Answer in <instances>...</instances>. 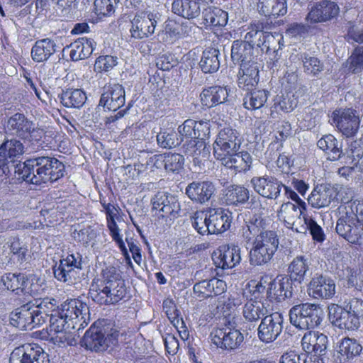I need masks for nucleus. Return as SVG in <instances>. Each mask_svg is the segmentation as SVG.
I'll list each match as a JSON object with an SVG mask.
<instances>
[{"label": "nucleus", "mask_w": 363, "mask_h": 363, "mask_svg": "<svg viewBox=\"0 0 363 363\" xmlns=\"http://www.w3.org/2000/svg\"><path fill=\"white\" fill-rule=\"evenodd\" d=\"M46 284L43 279L32 275L29 278L24 277L21 293L30 296L42 295L45 290Z\"/></svg>", "instance_id": "obj_50"}, {"label": "nucleus", "mask_w": 363, "mask_h": 363, "mask_svg": "<svg viewBox=\"0 0 363 363\" xmlns=\"http://www.w3.org/2000/svg\"><path fill=\"white\" fill-rule=\"evenodd\" d=\"M94 41L91 39L82 38L71 43L69 46V56L73 61L86 59L94 50Z\"/></svg>", "instance_id": "obj_37"}, {"label": "nucleus", "mask_w": 363, "mask_h": 363, "mask_svg": "<svg viewBox=\"0 0 363 363\" xmlns=\"http://www.w3.org/2000/svg\"><path fill=\"white\" fill-rule=\"evenodd\" d=\"M250 198L249 190L238 185L228 187L223 196V200L227 205L238 206L245 203Z\"/></svg>", "instance_id": "obj_39"}, {"label": "nucleus", "mask_w": 363, "mask_h": 363, "mask_svg": "<svg viewBox=\"0 0 363 363\" xmlns=\"http://www.w3.org/2000/svg\"><path fill=\"white\" fill-rule=\"evenodd\" d=\"M159 20L160 15L156 12L145 11L136 14L131 21V37L138 40L149 38L155 33Z\"/></svg>", "instance_id": "obj_8"}, {"label": "nucleus", "mask_w": 363, "mask_h": 363, "mask_svg": "<svg viewBox=\"0 0 363 363\" xmlns=\"http://www.w3.org/2000/svg\"><path fill=\"white\" fill-rule=\"evenodd\" d=\"M306 210V206H297L291 202H286L281 204L279 211L277 212L279 219L284 222L287 227L297 217L303 216Z\"/></svg>", "instance_id": "obj_40"}, {"label": "nucleus", "mask_w": 363, "mask_h": 363, "mask_svg": "<svg viewBox=\"0 0 363 363\" xmlns=\"http://www.w3.org/2000/svg\"><path fill=\"white\" fill-rule=\"evenodd\" d=\"M328 337L323 333L309 331L301 340L303 350L308 354L323 356L326 353Z\"/></svg>", "instance_id": "obj_22"}, {"label": "nucleus", "mask_w": 363, "mask_h": 363, "mask_svg": "<svg viewBox=\"0 0 363 363\" xmlns=\"http://www.w3.org/2000/svg\"><path fill=\"white\" fill-rule=\"evenodd\" d=\"M203 16L207 26H224L228 22V13L219 8L208 7L203 10Z\"/></svg>", "instance_id": "obj_46"}, {"label": "nucleus", "mask_w": 363, "mask_h": 363, "mask_svg": "<svg viewBox=\"0 0 363 363\" xmlns=\"http://www.w3.org/2000/svg\"><path fill=\"white\" fill-rule=\"evenodd\" d=\"M6 245L10 248L11 252L16 257L21 263L27 260L28 258V247L18 238L13 237L9 239Z\"/></svg>", "instance_id": "obj_55"}, {"label": "nucleus", "mask_w": 363, "mask_h": 363, "mask_svg": "<svg viewBox=\"0 0 363 363\" xmlns=\"http://www.w3.org/2000/svg\"><path fill=\"white\" fill-rule=\"evenodd\" d=\"M336 232L352 244L363 246V225L351 219L338 218Z\"/></svg>", "instance_id": "obj_15"}, {"label": "nucleus", "mask_w": 363, "mask_h": 363, "mask_svg": "<svg viewBox=\"0 0 363 363\" xmlns=\"http://www.w3.org/2000/svg\"><path fill=\"white\" fill-rule=\"evenodd\" d=\"M250 183L256 193L272 200L280 198L284 187V184L277 178L267 174L252 177Z\"/></svg>", "instance_id": "obj_12"}, {"label": "nucleus", "mask_w": 363, "mask_h": 363, "mask_svg": "<svg viewBox=\"0 0 363 363\" xmlns=\"http://www.w3.org/2000/svg\"><path fill=\"white\" fill-rule=\"evenodd\" d=\"M86 99V94L79 89H67L60 96L61 103L67 108H79L84 104Z\"/></svg>", "instance_id": "obj_43"}, {"label": "nucleus", "mask_w": 363, "mask_h": 363, "mask_svg": "<svg viewBox=\"0 0 363 363\" xmlns=\"http://www.w3.org/2000/svg\"><path fill=\"white\" fill-rule=\"evenodd\" d=\"M82 268V258L79 254H71L65 259H60L59 264L53 267L55 277L63 282H71L76 275L75 269Z\"/></svg>", "instance_id": "obj_17"}, {"label": "nucleus", "mask_w": 363, "mask_h": 363, "mask_svg": "<svg viewBox=\"0 0 363 363\" xmlns=\"http://www.w3.org/2000/svg\"><path fill=\"white\" fill-rule=\"evenodd\" d=\"M10 323L21 330H31L39 326L31 308V302L16 309L10 315Z\"/></svg>", "instance_id": "obj_24"}, {"label": "nucleus", "mask_w": 363, "mask_h": 363, "mask_svg": "<svg viewBox=\"0 0 363 363\" xmlns=\"http://www.w3.org/2000/svg\"><path fill=\"white\" fill-rule=\"evenodd\" d=\"M333 124L347 138L354 136L359 128L360 118L356 110L338 108L332 113Z\"/></svg>", "instance_id": "obj_7"}, {"label": "nucleus", "mask_w": 363, "mask_h": 363, "mask_svg": "<svg viewBox=\"0 0 363 363\" xmlns=\"http://www.w3.org/2000/svg\"><path fill=\"white\" fill-rule=\"evenodd\" d=\"M166 155L165 169L168 172H178L184 166V157L177 153H167Z\"/></svg>", "instance_id": "obj_64"}, {"label": "nucleus", "mask_w": 363, "mask_h": 363, "mask_svg": "<svg viewBox=\"0 0 363 363\" xmlns=\"http://www.w3.org/2000/svg\"><path fill=\"white\" fill-rule=\"evenodd\" d=\"M290 279L301 283L308 270V262L303 256H298L294 259L289 267Z\"/></svg>", "instance_id": "obj_51"}, {"label": "nucleus", "mask_w": 363, "mask_h": 363, "mask_svg": "<svg viewBox=\"0 0 363 363\" xmlns=\"http://www.w3.org/2000/svg\"><path fill=\"white\" fill-rule=\"evenodd\" d=\"M200 96L202 105L211 108L225 102L228 97V91L226 87L211 86L203 89Z\"/></svg>", "instance_id": "obj_34"}, {"label": "nucleus", "mask_w": 363, "mask_h": 363, "mask_svg": "<svg viewBox=\"0 0 363 363\" xmlns=\"http://www.w3.org/2000/svg\"><path fill=\"white\" fill-rule=\"evenodd\" d=\"M24 275L21 274L7 273L1 278V283L7 289L16 291L17 294L22 291Z\"/></svg>", "instance_id": "obj_54"}, {"label": "nucleus", "mask_w": 363, "mask_h": 363, "mask_svg": "<svg viewBox=\"0 0 363 363\" xmlns=\"http://www.w3.org/2000/svg\"><path fill=\"white\" fill-rule=\"evenodd\" d=\"M32 123L33 121L28 120L23 114L16 113L8 119L5 130L6 133L23 140L24 137L28 135Z\"/></svg>", "instance_id": "obj_29"}, {"label": "nucleus", "mask_w": 363, "mask_h": 363, "mask_svg": "<svg viewBox=\"0 0 363 363\" xmlns=\"http://www.w3.org/2000/svg\"><path fill=\"white\" fill-rule=\"evenodd\" d=\"M301 59L306 73L315 76L323 71V65L316 57L303 53L301 55Z\"/></svg>", "instance_id": "obj_56"}, {"label": "nucleus", "mask_w": 363, "mask_h": 363, "mask_svg": "<svg viewBox=\"0 0 363 363\" xmlns=\"http://www.w3.org/2000/svg\"><path fill=\"white\" fill-rule=\"evenodd\" d=\"M125 90L119 84H108L104 87L99 106L115 111L125 104Z\"/></svg>", "instance_id": "obj_13"}, {"label": "nucleus", "mask_w": 363, "mask_h": 363, "mask_svg": "<svg viewBox=\"0 0 363 363\" xmlns=\"http://www.w3.org/2000/svg\"><path fill=\"white\" fill-rule=\"evenodd\" d=\"M194 26L190 22H177L172 19L165 21L164 30L172 40H178L191 35Z\"/></svg>", "instance_id": "obj_36"}, {"label": "nucleus", "mask_w": 363, "mask_h": 363, "mask_svg": "<svg viewBox=\"0 0 363 363\" xmlns=\"http://www.w3.org/2000/svg\"><path fill=\"white\" fill-rule=\"evenodd\" d=\"M23 152V145L16 139L6 140L0 146V155L4 156L5 163L7 159L18 158Z\"/></svg>", "instance_id": "obj_49"}, {"label": "nucleus", "mask_w": 363, "mask_h": 363, "mask_svg": "<svg viewBox=\"0 0 363 363\" xmlns=\"http://www.w3.org/2000/svg\"><path fill=\"white\" fill-rule=\"evenodd\" d=\"M108 285L100 279H94L89 289L91 299L100 305H108Z\"/></svg>", "instance_id": "obj_47"}, {"label": "nucleus", "mask_w": 363, "mask_h": 363, "mask_svg": "<svg viewBox=\"0 0 363 363\" xmlns=\"http://www.w3.org/2000/svg\"><path fill=\"white\" fill-rule=\"evenodd\" d=\"M118 0H95V13L100 16H110L115 11Z\"/></svg>", "instance_id": "obj_60"}, {"label": "nucleus", "mask_w": 363, "mask_h": 363, "mask_svg": "<svg viewBox=\"0 0 363 363\" xmlns=\"http://www.w3.org/2000/svg\"><path fill=\"white\" fill-rule=\"evenodd\" d=\"M16 172L26 182L40 185L62 177L65 166L56 158L39 157L28 160L18 166Z\"/></svg>", "instance_id": "obj_3"}, {"label": "nucleus", "mask_w": 363, "mask_h": 363, "mask_svg": "<svg viewBox=\"0 0 363 363\" xmlns=\"http://www.w3.org/2000/svg\"><path fill=\"white\" fill-rule=\"evenodd\" d=\"M291 283L289 278L277 277L272 281L267 289L268 297L278 302L292 296Z\"/></svg>", "instance_id": "obj_33"}, {"label": "nucleus", "mask_w": 363, "mask_h": 363, "mask_svg": "<svg viewBox=\"0 0 363 363\" xmlns=\"http://www.w3.org/2000/svg\"><path fill=\"white\" fill-rule=\"evenodd\" d=\"M340 218L352 219L362 223L363 221V201L354 200L351 203L342 206L339 208Z\"/></svg>", "instance_id": "obj_44"}, {"label": "nucleus", "mask_w": 363, "mask_h": 363, "mask_svg": "<svg viewBox=\"0 0 363 363\" xmlns=\"http://www.w3.org/2000/svg\"><path fill=\"white\" fill-rule=\"evenodd\" d=\"M264 228V218L254 216L242 229L244 240L252 245L250 251V262L252 265L262 266L267 264L278 249L279 242L277 233Z\"/></svg>", "instance_id": "obj_1"}, {"label": "nucleus", "mask_w": 363, "mask_h": 363, "mask_svg": "<svg viewBox=\"0 0 363 363\" xmlns=\"http://www.w3.org/2000/svg\"><path fill=\"white\" fill-rule=\"evenodd\" d=\"M152 204L153 209L162 213V217H175L180 211V205L177 198L164 193L157 194L152 199Z\"/></svg>", "instance_id": "obj_26"}, {"label": "nucleus", "mask_w": 363, "mask_h": 363, "mask_svg": "<svg viewBox=\"0 0 363 363\" xmlns=\"http://www.w3.org/2000/svg\"><path fill=\"white\" fill-rule=\"evenodd\" d=\"M350 72L358 74L363 71V47H357L347 60Z\"/></svg>", "instance_id": "obj_57"}, {"label": "nucleus", "mask_w": 363, "mask_h": 363, "mask_svg": "<svg viewBox=\"0 0 363 363\" xmlns=\"http://www.w3.org/2000/svg\"><path fill=\"white\" fill-rule=\"evenodd\" d=\"M290 323L300 330L318 326L323 320V311L316 304L306 303L293 306L289 311Z\"/></svg>", "instance_id": "obj_4"}, {"label": "nucleus", "mask_w": 363, "mask_h": 363, "mask_svg": "<svg viewBox=\"0 0 363 363\" xmlns=\"http://www.w3.org/2000/svg\"><path fill=\"white\" fill-rule=\"evenodd\" d=\"M57 301L54 298H45L36 299L34 303L31 302L33 313L35 317V321L39 325L45 323L50 314L55 313Z\"/></svg>", "instance_id": "obj_31"}, {"label": "nucleus", "mask_w": 363, "mask_h": 363, "mask_svg": "<svg viewBox=\"0 0 363 363\" xmlns=\"http://www.w3.org/2000/svg\"><path fill=\"white\" fill-rule=\"evenodd\" d=\"M240 304V301L238 298L230 296L228 298L223 297L222 298H220L217 308L220 311L224 316L227 317L230 315V314L235 311L236 308Z\"/></svg>", "instance_id": "obj_62"}, {"label": "nucleus", "mask_w": 363, "mask_h": 363, "mask_svg": "<svg viewBox=\"0 0 363 363\" xmlns=\"http://www.w3.org/2000/svg\"><path fill=\"white\" fill-rule=\"evenodd\" d=\"M118 57L113 55H101L95 61L94 69L98 72H107L118 65Z\"/></svg>", "instance_id": "obj_59"}, {"label": "nucleus", "mask_w": 363, "mask_h": 363, "mask_svg": "<svg viewBox=\"0 0 363 363\" xmlns=\"http://www.w3.org/2000/svg\"><path fill=\"white\" fill-rule=\"evenodd\" d=\"M50 320V340L55 345H61L67 343L72 345L75 343V339L73 335L72 330L76 329L68 325L67 320L62 317L60 311L57 310L55 313H51Z\"/></svg>", "instance_id": "obj_6"}, {"label": "nucleus", "mask_w": 363, "mask_h": 363, "mask_svg": "<svg viewBox=\"0 0 363 363\" xmlns=\"http://www.w3.org/2000/svg\"><path fill=\"white\" fill-rule=\"evenodd\" d=\"M210 337L211 342L218 348L228 351L239 348L244 340V336L239 330L230 327L213 329Z\"/></svg>", "instance_id": "obj_9"}, {"label": "nucleus", "mask_w": 363, "mask_h": 363, "mask_svg": "<svg viewBox=\"0 0 363 363\" xmlns=\"http://www.w3.org/2000/svg\"><path fill=\"white\" fill-rule=\"evenodd\" d=\"M259 70L257 63L252 62L240 64L238 74V85L246 91L253 89L259 82Z\"/></svg>", "instance_id": "obj_27"}, {"label": "nucleus", "mask_w": 363, "mask_h": 363, "mask_svg": "<svg viewBox=\"0 0 363 363\" xmlns=\"http://www.w3.org/2000/svg\"><path fill=\"white\" fill-rule=\"evenodd\" d=\"M212 259L217 267L231 269L241 261L240 248L234 245L221 246L213 252Z\"/></svg>", "instance_id": "obj_16"}, {"label": "nucleus", "mask_w": 363, "mask_h": 363, "mask_svg": "<svg viewBox=\"0 0 363 363\" xmlns=\"http://www.w3.org/2000/svg\"><path fill=\"white\" fill-rule=\"evenodd\" d=\"M23 356H27V363H50L48 355L38 345H26L21 347Z\"/></svg>", "instance_id": "obj_52"}, {"label": "nucleus", "mask_w": 363, "mask_h": 363, "mask_svg": "<svg viewBox=\"0 0 363 363\" xmlns=\"http://www.w3.org/2000/svg\"><path fill=\"white\" fill-rule=\"evenodd\" d=\"M118 337V334L116 330L105 335L99 328L91 327L85 333L82 339V344L86 349L101 352L116 345Z\"/></svg>", "instance_id": "obj_10"}, {"label": "nucleus", "mask_w": 363, "mask_h": 363, "mask_svg": "<svg viewBox=\"0 0 363 363\" xmlns=\"http://www.w3.org/2000/svg\"><path fill=\"white\" fill-rule=\"evenodd\" d=\"M172 11L182 18L194 19L201 14L200 4L196 0H173Z\"/></svg>", "instance_id": "obj_32"}, {"label": "nucleus", "mask_w": 363, "mask_h": 363, "mask_svg": "<svg viewBox=\"0 0 363 363\" xmlns=\"http://www.w3.org/2000/svg\"><path fill=\"white\" fill-rule=\"evenodd\" d=\"M318 147L328 154V159L335 161L340 158L342 153L341 145L332 135H325L317 143Z\"/></svg>", "instance_id": "obj_41"}, {"label": "nucleus", "mask_w": 363, "mask_h": 363, "mask_svg": "<svg viewBox=\"0 0 363 363\" xmlns=\"http://www.w3.org/2000/svg\"><path fill=\"white\" fill-rule=\"evenodd\" d=\"M215 191L216 188L211 182L194 181L186 186L185 193L192 201L203 204L211 199Z\"/></svg>", "instance_id": "obj_21"}, {"label": "nucleus", "mask_w": 363, "mask_h": 363, "mask_svg": "<svg viewBox=\"0 0 363 363\" xmlns=\"http://www.w3.org/2000/svg\"><path fill=\"white\" fill-rule=\"evenodd\" d=\"M284 316L276 312L266 315L258 328V337L265 343L274 341L281 333L284 328Z\"/></svg>", "instance_id": "obj_11"}, {"label": "nucleus", "mask_w": 363, "mask_h": 363, "mask_svg": "<svg viewBox=\"0 0 363 363\" xmlns=\"http://www.w3.org/2000/svg\"><path fill=\"white\" fill-rule=\"evenodd\" d=\"M208 217V214L203 211H196L191 218L192 225L201 235L209 233Z\"/></svg>", "instance_id": "obj_63"}, {"label": "nucleus", "mask_w": 363, "mask_h": 363, "mask_svg": "<svg viewBox=\"0 0 363 363\" xmlns=\"http://www.w3.org/2000/svg\"><path fill=\"white\" fill-rule=\"evenodd\" d=\"M250 91L243 98L244 107L250 111L260 109L266 104L269 92L264 89Z\"/></svg>", "instance_id": "obj_42"}, {"label": "nucleus", "mask_w": 363, "mask_h": 363, "mask_svg": "<svg viewBox=\"0 0 363 363\" xmlns=\"http://www.w3.org/2000/svg\"><path fill=\"white\" fill-rule=\"evenodd\" d=\"M253 54V48L247 43H242L239 40L233 42L231 48V57L234 62H240L241 64H252L251 57Z\"/></svg>", "instance_id": "obj_45"}, {"label": "nucleus", "mask_w": 363, "mask_h": 363, "mask_svg": "<svg viewBox=\"0 0 363 363\" xmlns=\"http://www.w3.org/2000/svg\"><path fill=\"white\" fill-rule=\"evenodd\" d=\"M329 318L332 323L340 329L354 330L358 328L360 322L347 308L332 305L329 308Z\"/></svg>", "instance_id": "obj_18"}, {"label": "nucleus", "mask_w": 363, "mask_h": 363, "mask_svg": "<svg viewBox=\"0 0 363 363\" xmlns=\"http://www.w3.org/2000/svg\"><path fill=\"white\" fill-rule=\"evenodd\" d=\"M250 299H249L243 307V316L248 321L258 320L265 315L267 309L262 302V296L265 291V286L262 282L257 283Z\"/></svg>", "instance_id": "obj_14"}, {"label": "nucleus", "mask_w": 363, "mask_h": 363, "mask_svg": "<svg viewBox=\"0 0 363 363\" xmlns=\"http://www.w3.org/2000/svg\"><path fill=\"white\" fill-rule=\"evenodd\" d=\"M219 51L215 48L205 50L200 61V67L205 73L216 72L220 67Z\"/></svg>", "instance_id": "obj_48"}, {"label": "nucleus", "mask_w": 363, "mask_h": 363, "mask_svg": "<svg viewBox=\"0 0 363 363\" xmlns=\"http://www.w3.org/2000/svg\"><path fill=\"white\" fill-rule=\"evenodd\" d=\"M362 350V347L355 339L343 338L338 346V359L340 362H345L359 355Z\"/></svg>", "instance_id": "obj_38"}, {"label": "nucleus", "mask_w": 363, "mask_h": 363, "mask_svg": "<svg viewBox=\"0 0 363 363\" xmlns=\"http://www.w3.org/2000/svg\"><path fill=\"white\" fill-rule=\"evenodd\" d=\"M335 281L320 274L314 276L308 287V294L314 298H331L335 294Z\"/></svg>", "instance_id": "obj_20"}, {"label": "nucleus", "mask_w": 363, "mask_h": 363, "mask_svg": "<svg viewBox=\"0 0 363 363\" xmlns=\"http://www.w3.org/2000/svg\"><path fill=\"white\" fill-rule=\"evenodd\" d=\"M158 145L163 148H172L181 143L177 133L174 130H164L160 132L157 135Z\"/></svg>", "instance_id": "obj_58"}, {"label": "nucleus", "mask_w": 363, "mask_h": 363, "mask_svg": "<svg viewBox=\"0 0 363 363\" xmlns=\"http://www.w3.org/2000/svg\"><path fill=\"white\" fill-rule=\"evenodd\" d=\"M339 13L338 6L330 1H323L313 6L306 16L311 23L325 22L335 17Z\"/></svg>", "instance_id": "obj_23"}, {"label": "nucleus", "mask_w": 363, "mask_h": 363, "mask_svg": "<svg viewBox=\"0 0 363 363\" xmlns=\"http://www.w3.org/2000/svg\"><path fill=\"white\" fill-rule=\"evenodd\" d=\"M183 151L187 156L191 157L194 162L198 165L202 164L210 155L209 148L203 140L190 139L185 141Z\"/></svg>", "instance_id": "obj_28"}, {"label": "nucleus", "mask_w": 363, "mask_h": 363, "mask_svg": "<svg viewBox=\"0 0 363 363\" xmlns=\"http://www.w3.org/2000/svg\"><path fill=\"white\" fill-rule=\"evenodd\" d=\"M238 133L230 128L220 130L213 143V155L221 164L238 172L250 169L252 159L247 151H240Z\"/></svg>", "instance_id": "obj_2"}, {"label": "nucleus", "mask_w": 363, "mask_h": 363, "mask_svg": "<svg viewBox=\"0 0 363 363\" xmlns=\"http://www.w3.org/2000/svg\"><path fill=\"white\" fill-rule=\"evenodd\" d=\"M62 317L68 320V325L75 328L77 330L87 325L86 316L89 313L87 305L77 299H70L65 301L58 308Z\"/></svg>", "instance_id": "obj_5"}, {"label": "nucleus", "mask_w": 363, "mask_h": 363, "mask_svg": "<svg viewBox=\"0 0 363 363\" xmlns=\"http://www.w3.org/2000/svg\"><path fill=\"white\" fill-rule=\"evenodd\" d=\"M337 189L329 184L317 185L308 198V203L313 208L328 207L337 199Z\"/></svg>", "instance_id": "obj_19"}, {"label": "nucleus", "mask_w": 363, "mask_h": 363, "mask_svg": "<svg viewBox=\"0 0 363 363\" xmlns=\"http://www.w3.org/2000/svg\"><path fill=\"white\" fill-rule=\"evenodd\" d=\"M108 289V305L115 304L120 301L126 294V289L124 282L109 284Z\"/></svg>", "instance_id": "obj_61"}, {"label": "nucleus", "mask_w": 363, "mask_h": 363, "mask_svg": "<svg viewBox=\"0 0 363 363\" xmlns=\"http://www.w3.org/2000/svg\"><path fill=\"white\" fill-rule=\"evenodd\" d=\"M56 52L54 40L45 38L35 42L31 50L32 59L37 62L48 60Z\"/></svg>", "instance_id": "obj_35"}, {"label": "nucleus", "mask_w": 363, "mask_h": 363, "mask_svg": "<svg viewBox=\"0 0 363 363\" xmlns=\"http://www.w3.org/2000/svg\"><path fill=\"white\" fill-rule=\"evenodd\" d=\"M208 213L209 234L221 233L229 228L231 221L223 209L213 208Z\"/></svg>", "instance_id": "obj_30"}, {"label": "nucleus", "mask_w": 363, "mask_h": 363, "mask_svg": "<svg viewBox=\"0 0 363 363\" xmlns=\"http://www.w3.org/2000/svg\"><path fill=\"white\" fill-rule=\"evenodd\" d=\"M282 40V36L279 34L274 35L269 33H262L261 40L257 43V45L262 47V50L266 49L267 52L270 50L277 52L284 45L281 43Z\"/></svg>", "instance_id": "obj_53"}, {"label": "nucleus", "mask_w": 363, "mask_h": 363, "mask_svg": "<svg viewBox=\"0 0 363 363\" xmlns=\"http://www.w3.org/2000/svg\"><path fill=\"white\" fill-rule=\"evenodd\" d=\"M226 287V284L224 281L213 278L196 283L194 286L193 289L196 298L203 299L224 293Z\"/></svg>", "instance_id": "obj_25"}]
</instances>
